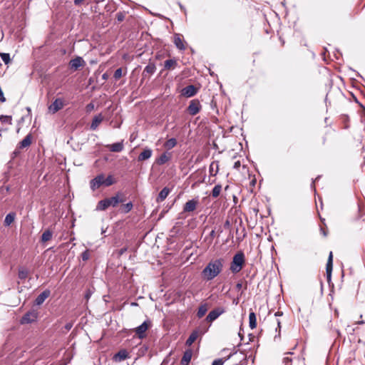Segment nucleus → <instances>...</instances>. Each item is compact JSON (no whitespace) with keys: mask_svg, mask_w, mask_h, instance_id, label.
Instances as JSON below:
<instances>
[{"mask_svg":"<svg viewBox=\"0 0 365 365\" xmlns=\"http://www.w3.org/2000/svg\"><path fill=\"white\" fill-rule=\"evenodd\" d=\"M4 178H5V180H4V182H7L9 179V171H7V172H5L4 173Z\"/></svg>","mask_w":365,"mask_h":365,"instance_id":"4d7b16f0","label":"nucleus"},{"mask_svg":"<svg viewBox=\"0 0 365 365\" xmlns=\"http://www.w3.org/2000/svg\"><path fill=\"white\" fill-rule=\"evenodd\" d=\"M225 259L222 257L210 260L201 272L202 277L207 282L211 281L222 271Z\"/></svg>","mask_w":365,"mask_h":365,"instance_id":"f257e3e1","label":"nucleus"},{"mask_svg":"<svg viewBox=\"0 0 365 365\" xmlns=\"http://www.w3.org/2000/svg\"><path fill=\"white\" fill-rule=\"evenodd\" d=\"M221 190H222L221 185L217 184V185H215V187L212 190L211 196L213 198H217L220 195Z\"/></svg>","mask_w":365,"mask_h":365,"instance_id":"72a5a7b5","label":"nucleus"},{"mask_svg":"<svg viewBox=\"0 0 365 365\" xmlns=\"http://www.w3.org/2000/svg\"><path fill=\"white\" fill-rule=\"evenodd\" d=\"M148 350V346L145 344H143L138 349V354L140 356H143L146 354Z\"/></svg>","mask_w":365,"mask_h":365,"instance_id":"58836bf2","label":"nucleus"},{"mask_svg":"<svg viewBox=\"0 0 365 365\" xmlns=\"http://www.w3.org/2000/svg\"><path fill=\"white\" fill-rule=\"evenodd\" d=\"M53 237V232L47 229L41 235L40 242L43 244L46 243V242L51 240Z\"/></svg>","mask_w":365,"mask_h":365,"instance_id":"b1692460","label":"nucleus"},{"mask_svg":"<svg viewBox=\"0 0 365 365\" xmlns=\"http://www.w3.org/2000/svg\"><path fill=\"white\" fill-rule=\"evenodd\" d=\"M116 19L118 22H122L125 18V11H119L115 15Z\"/></svg>","mask_w":365,"mask_h":365,"instance_id":"ea45409f","label":"nucleus"},{"mask_svg":"<svg viewBox=\"0 0 365 365\" xmlns=\"http://www.w3.org/2000/svg\"><path fill=\"white\" fill-rule=\"evenodd\" d=\"M246 262V258L243 251L237 252L232 257L230 262V269L232 273L237 274L244 267Z\"/></svg>","mask_w":365,"mask_h":365,"instance_id":"20e7f679","label":"nucleus"},{"mask_svg":"<svg viewBox=\"0 0 365 365\" xmlns=\"http://www.w3.org/2000/svg\"><path fill=\"white\" fill-rule=\"evenodd\" d=\"M94 104L93 103H90L88 104H87L86 107V112L89 113L91 112V110H93L94 109Z\"/></svg>","mask_w":365,"mask_h":365,"instance_id":"49530a36","label":"nucleus"},{"mask_svg":"<svg viewBox=\"0 0 365 365\" xmlns=\"http://www.w3.org/2000/svg\"><path fill=\"white\" fill-rule=\"evenodd\" d=\"M241 166V163L240 160H237L236 161L235 163H234V165H233V168L235 169V170H239V168H240Z\"/></svg>","mask_w":365,"mask_h":365,"instance_id":"5fc2aeb1","label":"nucleus"},{"mask_svg":"<svg viewBox=\"0 0 365 365\" xmlns=\"http://www.w3.org/2000/svg\"><path fill=\"white\" fill-rule=\"evenodd\" d=\"M108 148L110 151L114 153H119L123 150V142H117L108 145Z\"/></svg>","mask_w":365,"mask_h":365,"instance_id":"5701e85b","label":"nucleus"},{"mask_svg":"<svg viewBox=\"0 0 365 365\" xmlns=\"http://www.w3.org/2000/svg\"><path fill=\"white\" fill-rule=\"evenodd\" d=\"M210 325L211 323L206 321V319H205L200 322L199 326L195 330L197 331L199 335H203L209 330Z\"/></svg>","mask_w":365,"mask_h":365,"instance_id":"f8f14e48","label":"nucleus"},{"mask_svg":"<svg viewBox=\"0 0 365 365\" xmlns=\"http://www.w3.org/2000/svg\"><path fill=\"white\" fill-rule=\"evenodd\" d=\"M73 327V323L72 322H68L66 324V325L64 326V329L66 330V331H69Z\"/></svg>","mask_w":365,"mask_h":365,"instance_id":"3c124183","label":"nucleus"},{"mask_svg":"<svg viewBox=\"0 0 365 365\" xmlns=\"http://www.w3.org/2000/svg\"><path fill=\"white\" fill-rule=\"evenodd\" d=\"M153 150L149 148H145L139 154L138 157V161H144L148 160L152 156Z\"/></svg>","mask_w":365,"mask_h":365,"instance_id":"a211bd4d","label":"nucleus"},{"mask_svg":"<svg viewBox=\"0 0 365 365\" xmlns=\"http://www.w3.org/2000/svg\"><path fill=\"white\" fill-rule=\"evenodd\" d=\"M327 274V281L328 282H330L331 279V272H326Z\"/></svg>","mask_w":365,"mask_h":365,"instance_id":"13d9d810","label":"nucleus"},{"mask_svg":"<svg viewBox=\"0 0 365 365\" xmlns=\"http://www.w3.org/2000/svg\"><path fill=\"white\" fill-rule=\"evenodd\" d=\"M122 76H123V69H122V68H118L114 72L113 78L115 80H118V79L122 77Z\"/></svg>","mask_w":365,"mask_h":365,"instance_id":"a19ab883","label":"nucleus"},{"mask_svg":"<svg viewBox=\"0 0 365 365\" xmlns=\"http://www.w3.org/2000/svg\"><path fill=\"white\" fill-rule=\"evenodd\" d=\"M170 192V189L168 187H163L161 191L159 192L157 198L156 202H160L165 200V198L168 197L169 193Z\"/></svg>","mask_w":365,"mask_h":365,"instance_id":"4be33fe9","label":"nucleus"},{"mask_svg":"<svg viewBox=\"0 0 365 365\" xmlns=\"http://www.w3.org/2000/svg\"><path fill=\"white\" fill-rule=\"evenodd\" d=\"M180 8L182 11H185V8L180 3H179Z\"/></svg>","mask_w":365,"mask_h":365,"instance_id":"774afa93","label":"nucleus"},{"mask_svg":"<svg viewBox=\"0 0 365 365\" xmlns=\"http://www.w3.org/2000/svg\"><path fill=\"white\" fill-rule=\"evenodd\" d=\"M103 117L101 113L95 115L91 124V129L92 130H95L98 128V125L103 121Z\"/></svg>","mask_w":365,"mask_h":365,"instance_id":"412c9836","label":"nucleus"},{"mask_svg":"<svg viewBox=\"0 0 365 365\" xmlns=\"http://www.w3.org/2000/svg\"><path fill=\"white\" fill-rule=\"evenodd\" d=\"M332 269H333V255H332V252H330V253L329 255L328 259H327V262L326 264V272H332Z\"/></svg>","mask_w":365,"mask_h":365,"instance_id":"473e14b6","label":"nucleus"},{"mask_svg":"<svg viewBox=\"0 0 365 365\" xmlns=\"http://www.w3.org/2000/svg\"><path fill=\"white\" fill-rule=\"evenodd\" d=\"M93 293V289L88 288L86 290V292H85V294H84V298L86 299V301H88L89 299L91 298V297L92 296Z\"/></svg>","mask_w":365,"mask_h":365,"instance_id":"79ce46f5","label":"nucleus"},{"mask_svg":"<svg viewBox=\"0 0 365 365\" xmlns=\"http://www.w3.org/2000/svg\"><path fill=\"white\" fill-rule=\"evenodd\" d=\"M198 336H199V334L197 333V331L195 330H193L191 332V334H190L187 339L186 340L185 345L188 346H191L195 342V341L197 339Z\"/></svg>","mask_w":365,"mask_h":365,"instance_id":"c85d7f7f","label":"nucleus"},{"mask_svg":"<svg viewBox=\"0 0 365 365\" xmlns=\"http://www.w3.org/2000/svg\"><path fill=\"white\" fill-rule=\"evenodd\" d=\"M73 4L76 6H81L83 4H86V0H73Z\"/></svg>","mask_w":365,"mask_h":365,"instance_id":"a18cd8bd","label":"nucleus"},{"mask_svg":"<svg viewBox=\"0 0 365 365\" xmlns=\"http://www.w3.org/2000/svg\"><path fill=\"white\" fill-rule=\"evenodd\" d=\"M256 182H257V181H256V179L255 178V179H253V180H251V182H250V185H252V186H255V184H256Z\"/></svg>","mask_w":365,"mask_h":365,"instance_id":"0e129e2a","label":"nucleus"},{"mask_svg":"<svg viewBox=\"0 0 365 365\" xmlns=\"http://www.w3.org/2000/svg\"><path fill=\"white\" fill-rule=\"evenodd\" d=\"M207 312V304L206 303L202 304L197 309V317L200 319L202 318Z\"/></svg>","mask_w":365,"mask_h":365,"instance_id":"7c9ffc66","label":"nucleus"},{"mask_svg":"<svg viewBox=\"0 0 365 365\" xmlns=\"http://www.w3.org/2000/svg\"><path fill=\"white\" fill-rule=\"evenodd\" d=\"M170 157H171L170 153H168L167 152H165L156 160V163L158 165H163L170 160Z\"/></svg>","mask_w":365,"mask_h":365,"instance_id":"cd10ccee","label":"nucleus"},{"mask_svg":"<svg viewBox=\"0 0 365 365\" xmlns=\"http://www.w3.org/2000/svg\"><path fill=\"white\" fill-rule=\"evenodd\" d=\"M129 357V354L125 349H120L113 356L115 361H122Z\"/></svg>","mask_w":365,"mask_h":365,"instance_id":"dca6fc26","label":"nucleus"},{"mask_svg":"<svg viewBox=\"0 0 365 365\" xmlns=\"http://www.w3.org/2000/svg\"><path fill=\"white\" fill-rule=\"evenodd\" d=\"M51 291L49 289L43 290L39 294L34 301V304L37 306L42 304L44 301L50 296Z\"/></svg>","mask_w":365,"mask_h":365,"instance_id":"ddd939ff","label":"nucleus"},{"mask_svg":"<svg viewBox=\"0 0 365 365\" xmlns=\"http://www.w3.org/2000/svg\"><path fill=\"white\" fill-rule=\"evenodd\" d=\"M237 354V351L234 347L232 351H231L228 354V356H225L223 358H220L214 360L212 363V365H223L225 361L230 359L234 355H236Z\"/></svg>","mask_w":365,"mask_h":365,"instance_id":"4468645a","label":"nucleus"},{"mask_svg":"<svg viewBox=\"0 0 365 365\" xmlns=\"http://www.w3.org/2000/svg\"><path fill=\"white\" fill-rule=\"evenodd\" d=\"M128 250V248L126 247H124L121 249H120L118 251V256H121L123 255L125 252H126Z\"/></svg>","mask_w":365,"mask_h":365,"instance_id":"09e8293b","label":"nucleus"},{"mask_svg":"<svg viewBox=\"0 0 365 365\" xmlns=\"http://www.w3.org/2000/svg\"><path fill=\"white\" fill-rule=\"evenodd\" d=\"M242 282H237V283L236 284V285H235V289H236L237 290H238V291H239V290H240V289H242Z\"/></svg>","mask_w":365,"mask_h":365,"instance_id":"6e6d98bb","label":"nucleus"},{"mask_svg":"<svg viewBox=\"0 0 365 365\" xmlns=\"http://www.w3.org/2000/svg\"><path fill=\"white\" fill-rule=\"evenodd\" d=\"M282 314H283L282 312H279V311L277 312L274 314V315H275L276 317H279V316H282Z\"/></svg>","mask_w":365,"mask_h":365,"instance_id":"680f3d73","label":"nucleus"},{"mask_svg":"<svg viewBox=\"0 0 365 365\" xmlns=\"http://www.w3.org/2000/svg\"><path fill=\"white\" fill-rule=\"evenodd\" d=\"M156 71V66L154 63H149L143 71V78H145L147 75H153Z\"/></svg>","mask_w":365,"mask_h":365,"instance_id":"f3484780","label":"nucleus"},{"mask_svg":"<svg viewBox=\"0 0 365 365\" xmlns=\"http://www.w3.org/2000/svg\"><path fill=\"white\" fill-rule=\"evenodd\" d=\"M102 78L103 80H107L108 78V74L107 73H105L102 75Z\"/></svg>","mask_w":365,"mask_h":365,"instance_id":"052dcab7","label":"nucleus"},{"mask_svg":"<svg viewBox=\"0 0 365 365\" xmlns=\"http://www.w3.org/2000/svg\"><path fill=\"white\" fill-rule=\"evenodd\" d=\"M152 324L150 320H145L140 325L135 329V332L138 337L143 339L145 337L146 331L151 327Z\"/></svg>","mask_w":365,"mask_h":365,"instance_id":"39448f33","label":"nucleus"},{"mask_svg":"<svg viewBox=\"0 0 365 365\" xmlns=\"http://www.w3.org/2000/svg\"><path fill=\"white\" fill-rule=\"evenodd\" d=\"M197 204H198L197 200L192 199V200H188L184 205L183 212H187L194 211L196 209Z\"/></svg>","mask_w":365,"mask_h":365,"instance_id":"2eb2a0df","label":"nucleus"},{"mask_svg":"<svg viewBox=\"0 0 365 365\" xmlns=\"http://www.w3.org/2000/svg\"><path fill=\"white\" fill-rule=\"evenodd\" d=\"M20 148L17 147L11 153V159L13 160L17 156H19L20 155Z\"/></svg>","mask_w":365,"mask_h":365,"instance_id":"c03bdc74","label":"nucleus"},{"mask_svg":"<svg viewBox=\"0 0 365 365\" xmlns=\"http://www.w3.org/2000/svg\"><path fill=\"white\" fill-rule=\"evenodd\" d=\"M85 64V61L81 56H76L69 61L70 68L74 71L78 70L81 67L84 66Z\"/></svg>","mask_w":365,"mask_h":365,"instance_id":"9d476101","label":"nucleus"},{"mask_svg":"<svg viewBox=\"0 0 365 365\" xmlns=\"http://www.w3.org/2000/svg\"><path fill=\"white\" fill-rule=\"evenodd\" d=\"M38 313L36 311L27 312L21 319V324H31L37 320Z\"/></svg>","mask_w":365,"mask_h":365,"instance_id":"6e6552de","label":"nucleus"},{"mask_svg":"<svg viewBox=\"0 0 365 365\" xmlns=\"http://www.w3.org/2000/svg\"><path fill=\"white\" fill-rule=\"evenodd\" d=\"M28 274H29V271L26 268L22 267L19 268L18 277L20 279H21V280L26 279L28 277Z\"/></svg>","mask_w":365,"mask_h":365,"instance_id":"2f4dec72","label":"nucleus"},{"mask_svg":"<svg viewBox=\"0 0 365 365\" xmlns=\"http://www.w3.org/2000/svg\"><path fill=\"white\" fill-rule=\"evenodd\" d=\"M178 66L177 61L175 58H170L164 61V69H174Z\"/></svg>","mask_w":365,"mask_h":365,"instance_id":"bb28decb","label":"nucleus"},{"mask_svg":"<svg viewBox=\"0 0 365 365\" xmlns=\"http://www.w3.org/2000/svg\"><path fill=\"white\" fill-rule=\"evenodd\" d=\"M242 361H247L246 356H242V358L240 360L239 363H235V364H233L232 365H242L243 364Z\"/></svg>","mask_w":365,"mask_h":365,"instance_id":"864d4df0","label":"nucleus"},{"mask_svg":"<svg viewBox=\"0 0 365 365\" xmlns=\"http://www.w3.org/2000/svg\"><path fill=\"white\" fill-rule=\"evenodd\" d=\"M173 42H174L175 46L179 50L184 51L185 49V46L184 45L182 39L181 38V35L180 34H175Z\"/></svg>","mask_w":365,"mask_h":365,"instance_id":"6ab92c4d","label":"nucleus"},{"mask_svg":"<svg viewBox=\"0 0 365 365\" xmlns=\"http://www.w3.org/2000/svg\"><path fill=\"white\" fill-rule=\"evenodd\" d=\"M64 106V103H63V101L60 98H58L54 100V101L48 106V111L52 113V114H54L56 113H57L58 110H60L61 109H62Z\"/></svg>","mask_w":365,"mask_h":365,"instance_id":"1a4fd4ad","label":"nucleus"},{"mask_svg":"<svg viewBox=\"0 0 365 365\" xmlns=\"http://www.w3.org/2000/svg\"><path fill=\"white\" fill-rule=\"evenodd\" d=\"M192 351L191 349H187L184 352L182 358L180 361L181 365H188L191 361Z\"/></svg>","mask_w":365,"mask_h":365,"instance_id":"aec40b11","label":"nucleus"},{"mask_svg":"<svg viewBox=\"0 0 365 365\" xmlns=\"http://www.w3.org/2000/svg\"><path fill=\"white\" fill-rule=\"evenodd\" d=\"M16 214L15 212H10L8 213L4 219V225L5 227H9L15 220Z\"/></svg>","mask_w":365,"mask_h":365,"instance_id":"393cba45","label":"nucleus"},{"mask_svg":"<svg viewBox=\"0 0 365 365\" xmlns=\"http://www.w3.org/2000/svg\"><path fill=\"white\" fill-rule=\"evenodd\" d=\"M225 312V309L223 307H216L207 315L205 317L206 321H208L210 323H212L215 319H217L221 314Z\"/></svg>","mask_w":365,"mask_h":365,"instance_id":"0eeeda50","label":"nucleus"},{"mask_svg":"<svg viewBox=\"0 0 365 365\" xmlns=\"http://www.w3.org/2000/svg\"><path fill=\"white\" fill-rule=\"evenodd\" d=\"M81 258L83 261H87L89 259V253L88 250H86L82 252Z\"/></svg>","mask_w":365,"mask_h":365,"instance_id":"37998d69","label":"nucleus"},{"mask_svg":"<svg viewBox=\"0 0 365 365\" xmlns=\"http://www.w3.org/2000/svg\"><path fill=\"white\" fill-rule=\"evenodd\" d=\"M202 106L198 99H192L190 101L187 108V111L191 115H197L201 110Z\"/></svg>","mask_w":365,"mask_h":365,"instance_id":"423d86ee","label":"nucleus"},{"mask_svg":"<svg viewBox=\"0 0 365 365\" xmlns=\"http://www.w3.org/2000/svg\"><path fill=\"white\" fill-rule=\"evenodd\" d=\"M215 236V231L214 230H212L210 232V237H212V238H214Z\"/></svg>","mask_w":365,"mask_h":365,"instance_id":"bf43d9fd","label":"nucleus"},{"mask_svg":"<svg viewBox=\"0 0 365 365\" xmlns=\"http://www.w3.org/2000/svg\"><path fill=\"white\" fill-rule=\"evenodd\" d=\"M133 207L132 202H128L126 204H123L121 207V212L126 214L128 213Z\"/></svg>","mask_w":365,"mask_h":365,"instance_id":"c9c22d12","label":"nucleus"},{"mask_svg":"<svg viewBox=\"0 0 365 365\" xmlns=\"http://www.w3.org/2000/svg\"><path fill=\"white\" fill-rule=\"evenodd\" d=\"M197 88L194 85H188L182 88V95L187 97L190 98L196 95L197 93Z\"/></svg>","mask_w":365,"mask_h":365,"instance_id":"9b49d317","label":"nucleus"},{"mask_svg":"<svg viewBox=\"0 0 365 365\" xmlns=\"http://www.w3.org/2000/svg\"><path fill=\"white\" fill-rule=\"evenodd\" d=\"M122 193L118 192L111 197H106L98 202L96 210L98 211H105L108 207H115L120 202H123L125 200L122 197Z\"/></svg>","mask_w":365,"mask_h":365,"instance_id":"f03ea898","label":"nucleus"},{"mask_svg":"<svg viewBox=\"0 0 365 365\" xmlns=\"http://www.w3.org/2000/svg\"><path fill=\"white\" fill-rule=\"evenodd\" d=\"M320 178H321V175H318L314 180H312V182L311 183V187L313 188L314 191H316L314 183L317 180H319L320 179Z\"/></svg>","mask_w":365,"mask_h":365,"instance_id":"8fccbe9b","label":"nucleus"},{"mask_svg":"<svg viewBox=\"0 0 365 365\" xmlns=\"http://www.w3.org/2000/svg\"><path fill=\"white\" fill-rule=\"evenodd\" d=\"M238 335H239V336H240V340H241V341H242V340H243V337H244V336H243V334H242V332H241V329L240 330V331H239V333H238Z\"/></svg>","mask_w":365,"mask_h":365,"instance_id":"e2e57ef3","label":"nucleus"},{"mask_svg":"<svg viewBox=\"0 0 365 365\" xmlns=\"http://www.w3.org/2000/svg\"><path fill=\"white\" fill-rule=\"evenodd\" d=\"M352 71L356 73V76L362 78V76L359 74V73L356 72L355 70L350 68Z\"/></svg>","mask_w":365,"mask_h":365,"instance_id":"338daca9","label":"nucleus"},{"mask_svg":"<svg viewBox=\"0 0 365 365\" xmlns=\"http://www.w3.org/2000/svg\"><path fill=\"white\" fill-rule=\"evenodd\" d=\"M224 228L226 229V230H228L231 227V224H230V222L229 220H227L225 223H224Z\"/></svg>","mask_w":365,"mask_h":365,"instance_id":"603ef678","label":"nucleus"},{"mask_svg":"<svg viewBox=\"0 0 365 365\" xmlns=\"http://www.w3.org/2000/svg\"><path fill=\"white\" fill-rule=\"evenodd\" d=\"M292 359L289 357H284L283 359V363L284 364V365H292L291 364V362H292Z\"/></svg>","mask_w":365,"mask_h":365,"instance_id":"de8ad7c7","label":"nucleus"},{"mask_svg":"<svg viewBox=\"0 0 365 365\" xmlns=\"http://www.w3.org/2000/svg\"><path fill=\"white\" fill-rule=\"evenodd\" d=\"M177 140L175 138H171L165 142V147L168 150L172 149L177 145Z\"/></svg>","mask_w":365,"mask_h":365,"instance_id":"f704fd0d","label":"nucleus"},{"mask_svg":"<svg viewBox=\"0 0 365 365\" xmlns=\"http://www.w3.org/2000/svg\"><path fill=\"white\" fill-rule=\"evenodd\" d=\"M321 232H322V233L323 234L324 236H327V232L323 228H321Z\"/></svg>","mask_w":365,"mask_h":365,"instance_id":"69168bd1","label":"nucleus"},{"mask_svg":"<svg viewBox=\"0 0 365 365\" xmlns=\"http://www.w3.org/2000/svg\"><path fill=\"white\" fill-rule=\"evenodd\" d=\"M115 182L113 175H109L106 178L101 173L96 175L90 181V188L95 191L101 186L109 187Z\"/></svg>","mask_w":365,"mask_h":365,"instance_id":"7ed1b4c3","label":"nucleus"},{"mask_svg":"<svg viewBox=\"0 0 365 365\" xmlns=\"http://www.w3.org/2000/svg\"><path fill=\"white\" fill-rule=\"evenodd\" d=\"M31 144V134L27 135L18 144V148L20 149L29 147Z\"/></svg>","mask_w":365,"mask_h":365,"instance_id":"a878e982","label":"nucleus"},{"mask_svg":"<svg viewBox=\"0 0 365 365\" xmlns=\"http://www.w3.org/2000/svg\"><path fill=\"white\" fill-rule=\"evenodd\" d=\"M249 327L251 329L257 327V317L254 312H250L249 314Z\"/></svg>","mask_w":365,"mask_h":365,"instance_id":"c756f323","label":"nucleus"},{"mask_svg":"<svg viewBox=\"0 0 365 365\" xmlns=\"http://www.w3.org/2000/svg\"><path fill=\"white\" fill-rule=\"evenodd\" d=\"M0 56L1 60L5 64H9L11 62L10 54L8 53H1Z\"/></svg>","mask_w":365,"mask_h":365,"instance_id":"e433bc0d","label":"nucleus"},{"mask_svg":"<svg viewBox=\"0 0 365 365\" xmlns=\"http://www.w3.org/2000/svg\"><path fill=\"white\" fill-rule=\"evenodd\" d=\"M0 121L2 123L11 124V115H1L0 116Z\"/></svg>","mask_w":365,"mask_h":365,"instance_id":"4c0bfd02","label":"nucleus"}]
</instances>
